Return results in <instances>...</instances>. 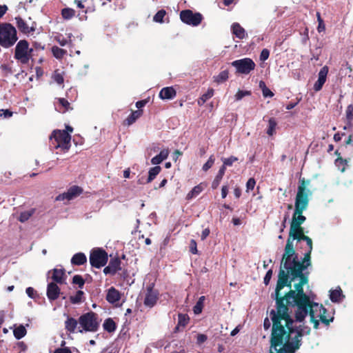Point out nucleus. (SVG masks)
Masks as SVG:
<instances>
[{"label": "nucleus", "mask_w": 353, "mask_h": 353, "mask_svg": "<svg viewBox=\"0 0 353 353\" xmlns=\"http://www.w3.org/2000/svg\"><path fill=\"white\" fill-rule=\"evenodd\" d=\"M310 184V180L304 178L299 179L294 211L274 296L275 299H283V302L289 305L296 307V321L301 322L309 314L314 327L317 329L319 321L327 325L334 318L331 316L328 319L326 309L322 305L311 301L303 292V286L307 283V277L303 274V271L310 265L312 250V241L304 235L303 228L301 227L306 220L302 214L307 208L312 195L308 188Z\"/></svg>", "instance_id": "1"}, {"label": "nucleus", "mask_w": 353, "mask_h": 353, "mask_svg": "<svg viewBox=\"0 0 353 353\" xmlns=\"http://www.w3.org/2000/svg\"><path fill=\"white\" fill-rule=\"evenodd\" d=\"M276 310H272V330L270 353H294L301 346L302 330L295 329L289 314L288 304L276 299Z\"/></svg>", "instance_id": "2"}, {"label": "nucleus", "mask_w": 353, "mask_h": 353, "mask_svg": "<svg viewBox=\"0 0 353 353\" xmlns=\"http://www.w3.org/2000/svg\"><path fill=\"white\" fill-rule=\"evenodd\" d=\"M18 40L16 28L9 23H2L0 26V46L3 48L13 46Z\"/></svg>", "instance_id": "3"}, {"label": "nucleus", "mask_w": 353, "mask_h": 353, "mask_svg": "<svg viewBox=\"0 0 353 353\" xmlns=\"http://www.w3.org/2000/svg\"><path fill=\"white\" fill-rule=\"evenodd\" d=\"M78 322L79 332H95L99 329L100 320L96 313L90 312L82 314Z\"/></svg>", "instance_id": "4"}, {"label": "nucleus", "mask_w": 353, "mask_h": 353, "mask_svg": "<svg viewBox=\"0 0 353 353\" xmlns=\"http://www.w3.org/2000/svg\"><path fill=\"white\" fill-rule=\"evenodd\" d=\"M71 136L65 130H54L50 137L51 146L55 149H61L63 152L68 151L70 146Z\"/></svg>", "instance_id": "5"}, {"label": "nucleus", "mask_w": 353, "mask_h": 353, "mask_svg": "<svg viewBox=\"0 0 353 353\" xmlns=\"http://www.w3.org/2000/svg\"><path fill=\"white\" fill-rule=\"evenodd\" d=\"M32 48H29V43L26 40H20L16 45L14 58L23 64L28 63L32 58Z\"/></svg>", "instance_id": "6"}, {"label": "nucleus", "mask_w": 353, "mask_h": 353, "mask_svg": "<svg viewBox=\"0 0 353 353\" xmlns=\"http://www.w3.org/2000/svg\"><path fill=\"white\" fill-rule=\"evenodd\" d=\"M108 254L102 249L93 250L90 253V263L92 266L100 268L104 266L108 261Z\"/></svg>", "instance_id": "7"}, {"label": "nucleus", "mask_w": 353, "mask_h": 353, "mask_svg": "<svg viewBox=\"0 0 353 353\" xmlns=\"http://www.w3.org/2000/svg\"><path fill=\"white\" fill-rule=\"evenodd\" d=\"M237 72L248 74L255 68L254 62L250 58H244L232 62Z\"/></svg>", "instance_id": "8"}, {"label": "nucleus", "mask_w": 353, "mask_h": 353, "mask_svg": "<svg viewBox=\"0 0 353 353\" xmlns=\"http://www.w3.org/2000/svg\"><path fill=\"white\" fill-rule=\"evenodd\" d=\"M180 18L183 23L192 26H197L199 25L203 19L202 15L200 13H194L190 10L181 11L180 13Z\"/></svg>", "instance_id": "9"}, {"label": "nucleus", "mask_w": 353, "mask_h": 353, "mask_svg": "<svg viewBox=\"0 0 353 353\" xmlns=\"http://www.w3.org/2000/svg\"><path fill=\"white\" fill-rule=\"evenodd\" d=\"M82 192H83V189L81 187L77 186V185H73V186L70 187L68 190L67 192H65L63 194H59L56 197V201L66 200V201H69L70 200L75 199L78 196H79Z\"/></svg>", "instance_id": "10"}, {"label": "nucleus", "mask_w": 353, "mask_h": 353, "mask_svg": "<svg viewBox=\"0 0 353 353\" xmlns=\"http://www.w3.org/2000/svg\"><path fill=\"white\" fill-rule=\"evenodd\" d=\"M159 293L152 286L147 288V292L144 299V305L148 307H152L157 303Z\"/></svg>", "instance_id": "11"}, {"label": "nucleus", "mask_w": 353, "mask_h": 353, "mask_svg": "<svg viewBox=\"0 0 353 353\" xmlns=\"http://www.w3.org/2000/svg\"><path fill=\"white\" fill-rule=\"evenodd\" d=\"M61 290L54 282H50L47 286V296L50 301L57 299L59 296Z\"/></svg>", "instance_id": "12"}, {"label": "nucleus", "mask_w": 353, "mask_h": 353, "mask_svg": "<svg viewBox=\"0 0 353 353\" xmlns=\"http://www.w3.org/2000/svg\"><path fill=\"white\" fill-rule=\"evenodd\" d=\"M328 73L327 66H323L319 72L318 80L314 85L315 91H319L326 81V77Z\"/></svg>", "instance_id": "13"}, {"label": "nucleus", "mask_w": 353, "mask_h": 353, "mask_svg": "<svg viewBox=\"0 0 353 353\" xmlns=\"http://www.w3.org/2000/svg\"><path fill=\"white\" fill-rule=\"evenodd\" d=\"M52 273V279L55 283L63 284L65 283V274L63 269L54 268L49 271L48 274Z\"/></svg>", "instance_id": "14"}, {"label": "nucleus", "mask_w": 353, "mask_h": 353, "mask_svg": "<svg viewBox=\"0 0 353 353\" xmlns=\"http://www.w3.org/2000/svg\"><path fill=\"white\" fill-rule=\"evenodd\" d=\"M121 299L119 292L116 290L114 288H110L106 295V300L112 304H117Z\"/></svg>", "instance_id": "15"}, {"label": "nucleus", "mask_w": 353, "mask_h": 353, "mask_svg": "<svg viewBox=\"0 0 353 353\" xmlns=\"http://www.w3.org/2000/svg\"><path fill=\"white\" fill-rule=\"evenodd\" d=\"M176 96V91L172 87H166L161 89L159 92V97L161 99H172Z\"/></svg>", "instance_id": "16"}, {"label": "nucleus", "mask_w": 353, "mask_h": 353, "mask_svg": "<svg viewBox=\"0 0 353 353\" xmlns=\"http://www.w3.org/2000/svg\"><path fill=\"white\" fill-rule=\"evenodd\" d=\"M343 298L344 296L340 287L330 291V299L332 302L339 303Z\"/></svg>", "instance_id": "17"}, {"label": "nucleus", "mask_w": 353, "mask_h": 353, "mask_svg": "<svg viewBox=\"0 0 353 353\" xmlns=\"http://www.w3.org/2000/svg\"><path fill=\"white\" fill-rule=\"evenodd\" d=\"M232 33L240 39H244L247 35L245 29L238 23H234L232 25Z\"/></svg>", "instance_id": "18"}, {"label": "nucleus", "mask_w": 353, "mask_h": 353, "mask_svg": "<svg viewBox=\"0 0 353 353\" xmlns=\"http://www.w3.org/2000/svg\"><path fill=\"white\" fill-rule=\"evenodd\" d=\"M169 155L168 149H164L160 152V153L151 159V163L153 165H159L163 161L166 159Z\"/></svg>", "instance_id": "19"}, {"label": "nucleus", "mask_w": 353, "mask_h": 353, "mask_svg": "<svg viewBox=\"0 0 353 353\" xmlns=\"http://www.w3.org/2000/svg\"><path fill=\"white\" fill-rule=\"evenodd\" d=\"M15 20L17 21L18 28L22 32L27 34L34 31V28H29V26L26 24L25 21L22 19L21 17H16Z\"/></svg>", "instance_id": "20"}, {"label": "nucleus", "mask_w": 353, "mask_h": 353, "mask_svg": "<svg viewBox=\"0 0 353 353\" xmlns=\"http://www.w3.org/2000/svg\"><path fill=\"white\" fill-rule=\"evenodd\" d=\"M86 261H87L86 256L82 252H79V253L75 254L72 257V259H71L72 264L75 265H83L85 263H86Z\"/></svg>", "instance_id": "21"}, {"label": "nucleus", "mask_w": 353, "mask_h": 353, "mask_svg": "<svg viewBox=\"0 0 353 353\" xmlns=\"http://www.w3.org/2000/svg\"><path fill=\"white\" fill-rule=\"evenodd\" d=\"M79 322L72 317H68L65 322V329L70 332H74Z\"/></svg>", "instance_id": "22"}, {"label": "nucleus", "mask_w": 353, "mask_h": 353, "mask_svg": "<svg viewBox=\"0 0 353 353\" xmlns=\"http://www.w3.org/2000/svg\"><path fill=\"white\" fill-rule=\"evenodd\" d=\"M225 168H224V166H221L219 170L217 175L216 176L214 181H212V188L213 189L217 188V187L219 186L223 175L225 174Z\"/></svg>", "instance_id": "23"}, {"label": "nucleus", "mask_w": 353, "mask_h": 353, "mask_svg": "<svg viewBox=\"0 0 353 353\" xmlns=\"http://www.w3.org/2000/svg\"><path fill=\"white\" fill-rule=\"evenodd\" d=\"M203 190L202 184L194 186L192 190L187 194L186 199L190 200L197 196Z\"/></svg>", "instance_id": "24"}, {"label": "nucleus", "mask_w": 353, "mask_h": 353, "mask_svg": "<svg viewBox=\"0 0 353 353\" xmlns=\"http://www.w3.org/2000/svg\"><path fill=\"white\" fill-rule=\"evenodd\" d=\"M161 170V168L159 165L150 168L148 172V178L146 181V183H150L152 181H153L154 178L159 174Z\"/></svg>", "instance_id": "25"}, {"label": "nucleus", "mask_w": 353, "mask_h": 353, "mask_svg": "<svg viewBox=\"0 0 353 353\" xmlns=\"http://www.w3.org/2000/svg\"><path fill=\"white\" fill-rule=\"evenodd\" d=\"M13 333H14V337L17 339H21L23 336H25V335L27 333V331H26V329L25 328V327L23 325H21L17 327L16 328H14Z\"/></svg>", "instance_id": "26"}, {"label": "nucleus", "mask_w": 353, "mask_h": 353, "mask_svg": "<svg viewBox=\"0 0 353 353\" xmlns=\"http://www.w3.org/2000/svg\"><path fill=\"white\" fill-rule=\"evenodd\" d=\"M141 115V111L140 110H136L133 111L130 115L128 116V117L125 119V123L130 125L132 124L135 121L140 117Z\"/></svg>", "instance_id": "27"}, {"label": "nucleus", "mask_w": 353, "mask_h": 353, "mask_svg": "<svg viewBox=\"0 0 353 353\" xmlns=\"http://www.w3.org/2000/svg\"><path fill=\"white\" fill-rule=\"evenodd\" d=\"M103 329L108 332H112L116 330V324L111 319H106L103 323Z\"/></svg>", "instance_id": "28"}, {"label": "nucleus", "mask_w": 353, "mask_h": 353, "mask_svg": "<svg viewBox=\"0 0 353 353\" xmlns=\"http://www.w3.org/2000/svg\"><path fill=\"white\" fill-rule=\"evenodd\" d=\"M214 94L213 89H209L206 93L203 94L198 100V104L199 105H203L207 100L212 97Z\"/></svg>", "instance_id": "29"}, {"label": "nucleus", "mask_w": 353, "mask_h": 353, "mask_svg": "<svg viewBox=\"0 0 353 353\" xmlns=\"http://www.w3.org/2000/svg\"><path fill=\"white\" fill-rule=\"evenodd\" d=\"M345 119L347 125L350 126L353 120V105L350 104L347 107L345 110Z\"/></svg>", "instance_id": "30"}, {"label": "nucleus", "mask_w": 353, "mask_h": 353, "mask_svg": "<svg viewBox=\"0 0 353 353\" xmlns=\"http://www.w3.org/2000/svg\"><path fill=\"white\" fill-rule=\"evenodd\" d=\"M83 292L81 290H79L77 292L76 294L74 296H71L70 297V300L73 304H79L83 301Z\"/></svg>", "instance_id": "31"}, {"label": "nucleus", "mask_w": 353, "mask_h": 353, "mask_svg": "<svg viewBox=\"0 0 353 353\" xmlns=\"http://www.w3.org/2000/svg\"><path fill=\"white\" fill-rule=\"evenodd\" d=\"M74 14H75L74 10L70 8H63L61 10V15L64 19H67V20L70 19L74 16Z\"/></svg>", "instance_id": "32"}, {"label": "nucleus", "mask_w": 353, "mask_h": 353, "mask_svg": "<svg viewBox=\"0 0 353 353\" xmlns=\"http://www.w3.org/2000/svg\"><path fill=\"white\" fill-rule=\"evenodd\" d=\"M108 265L116 273L121 269V261L119 258H114L110 261Z\"/></svg>", "instance_id": "33"}, {"label": "nucleus", "mask_w": 353, "mask_h": 353, "mask_svg": "<svg viewBox=\"0 0 353 353\" xmlns=\"http://www.w3.org/2000/svg\"><path fill=\"white\" fill-rule=\"evenodd\" d=\"M52 52L54 57L57 59H61L66 54V51L57 46H53L52 48Z\"/></svg>", "instance_id": "34"}, {"label": "nucleus", "mask_w": 353, "mask_h": 353, "mask_svg": "<svg viewBox=\"0 0 353 353\" xmlns=\"http://www.w3.org/2000/svg\"><path fill=\"white\" fill-rule=\"evenodd\" d=\"M214 81L218 83H222L228 79V70H223L217 76L214 77Z\"/></svg>", "instance_id": "35"}, {"label": "nucleus", "mask_w": 353, "mask_h": 353, "mask_svg": "<svg viewBox=\"0 0 353 353\" xmlns=\"http://www.w3.org/2000/svg\"><path fill=\"white\" fill-rule=\"evenodd\" d=\"M276 126V122L274 119H270L268 121V128L267 130V134L270 136L273 135V134L275 132Z\"/></svg>", "instance_id": "36"}, {"label": "nucleus", "mask_w": 353, "mask_h": 353, "mask_svg": "<svg viewBox=\"0 0 353 353\" xmlns=\"http://www.w3.org/2000/svg\"><path fill=\"white\" fill-rule=\"evenodd\" d=\"M205 296H201L199 301H197L196 304L194 305L193 310L196 314H199L201 312Z\"/></svg>", "instance_id": "37"}, {"label": "nucleus", "mask_w": 353, "mask_h": 353, "mask_svg": "<svg viewBox=\"0 0 353 353\" xmlns=\"http://www.w3.org/2000/svg\"><path fill=\"white\" fill-rule=\"evenodd\" d=\"M34 211L33 210H29V211H25L20 214V216L19 217V221L21 223H23L26 221H28L31 216L33 214Z\"/></svg>", "instance_id": "38"}, {"label": "nucleus", "mask_w": 353, "mask_h": 353, "mask_svg": "<svg viewBox=\"0 0 353 353\" xmlns=\"http://www.w3.org/2000/svg\"><path fill=\"white\" fill-rule=\"evenodd\" d=\"M71 37H72V34L70 33L68 34V37L69 38V40L65 37H63V36L61 35H59V36H57L55 37V40L61 46H65V45H67L69 41H70V39H71Z\"/></svg>", "instance_id": "39"}, {"label": "nucleus", "mask_w": 353, "mask_h": 353, "mask_svg": "<svg viewBox=\"0 0 353 353\" xmlns=\"http://www.w3.org/2000/svg\"><path fill=\"white\" fill-rule=\"evenodd\" d=\"M178 325L185 326L189 321V318L186 314H179L178 316Z\"/></svg>", "instance_id": "40"}, {"label": "nucleus", "mask_w": 353, "mask_h": 353, "mask_svg": "<svg viewBox=\"0 0 353 353\" xmlns=\"http://www.w3.org/2000/svg\"><path fill=\"white\" fill-rule=\"evenodd\" d=\"M72 283L78 285L80 288H82L84 285L85 281L81 276L74 275L72 278Z\"/></svg>", "instance_id": "41"}, {"label": "nucleus", "mask_w": 353, "mask_h": 353, "mask_svg": "<svg viewBox=\"0 0 353 353\" xmlns=\"http://www.w3.org/2000/svg\"><path fill=\"white\" fill-rule=\"evenodd\" d=\"M215 159L212 155L210 157L207 162L203 165L202 170L205 172L208 171L214 163Z\"/></svg>", "instance_id": "42"}, {"label": "nucleus", "mask_w": 353, "mask_h": 353, "mask_svg": "<svg viewBox=\"0 0 353 353\" xmlns=\"http://www.w3.org/2000/svg\"><path fill=\"white\" fill-rule=\"evenodd\" d=\"M52 79L56 83H57L59 85L63 83V77L60 72H59L58 70H56L54 72V73L52 75Z\"/></svg>", "instance_id": "43"}, {"label": "nucleus", "mask_w": 353, "mask_h": 353, "mask_svg": "<svg viewBox=\"0 0 353 353\" xmlns=\"http://www.w3.org/2000/svg\"><path fill=\"white\" fill-rule=\"evenodd\" d=\"M165 15V11L163 10H161L157 12V14L154 16V21L156 22L161 23L163 21V19Z\"/></svg>", "instance_id": "44"}, {"label": "nucleus", "mask_w": 353, "mask_h": 353, "mask_svg": "<svg viewBox=\"0 0 353 353\" xmlns=\"http://www.w3.org/2000/svg\"><path fill=\"white\" fill-rule=\"evenodd\" d=\"M238 159L235 157H230L229 158L224 159L223 160L224 168H226V166H230L233 164L234 162L236 161Z\"/></svg>", "instance_id": "45"}, {"label": "nucleus", "mask_w": 353, "mask_h": 353, "mask_svg": "<svg viewBox=\"0 0 353 353\" xmlns=\"http://www.w3.org/2000/svg\"><path fill=\"white\" fill-rule=\"evenodd\" d=\"M250 94L251 92L250 91L239 90L235 94V99L239 101L244 97L250 95Z\"/></svg>", "instance_id": "46"}, {"label": "nucleus", "mask_w": 353, "mask_h": 353, "mask_svg": "<svg viewBox=\"0 0 353 353\" xmlns=\"http://www.w3.org/2000/svg\"><path fill=\"white\" fill-rule=\"evenodd\" d=\"M256 181L254 178H250L246 183V192H249L254 188Z\"/></svg>", "instance_id": "47"}, {"label": "nucleus", "mask_w": 353, "mask_h": 353, "mask_svg": "<svg viewBox=\"0 0 353 353\" xmlns=\"http://www.w3.org/2000/svg\"><path fill=\"white\" fill-rule=\"evenodd\" d=\"M12 116V112L9 110H0V117L3 118H10Z\"/></svg>", "instance_id": "48"}, {"label": "nucleus", "mask_w": 353, "mask_h": 353, "mask_svg": "<svg viewBox=\"0 0 353 353\" xmlns=\"http://www.w3.org/2000/svg\"><path fill=\"white\" fill-rule=\"evenodd\" d=\"M269 56L270 51L268 49H263L260 54V60L264 61L268 59Z\"/></svg>", "instance_id": "49"}, {"label": "nucleus", "mask_w": 353, "mask_h": 353, "mask_svg": "<svg viewBox=\"0 0 353 353\" xmlns=\"http://www.w3.org/2000/svg\"><path fill=\"white\" fill-rule=\"evenodd\" d=\"M272 270H269L267 272V273H266V274H265V277H264V281H263V282H264L265 285H268V284H269L270 281V279H271V278H272Z\"/></svg>", "instance_id": "50"}, {"label": "nucleus", "mask_w": 353, "mask_h": 353, "mask_svg": "<svg viewBox=\"0 0 353 353\" xmlns=\"http://www.w3.org/2000/svg\"><path fill=\"white\" fill-rule=\"evenodd\" d=\"M58 101L65 109H68L70 105L69 102L63 98L58 99Z\"/></svg>", "instance_id": "51"}, {"label": "nucleus", "mask_w": 353, "mask_h": 353, "mask_svg": "<svg viewBox=\"0 0 353 353\" xmlns=\"http://www.w3.org/2000/svg\"><path fill=\"white\" fill-rule=\"evenodd\" d=\"M26 294H28V296L31 298V299H34V293H35V291L34 290V288H32V287H28L26 288Z\"/></svg>", "instance_id": "52"}, {"label": "nucleus", "mask_w": 353, "mask_h": 353, "mask_svg": "<svg viewBox=\"0 0 353 353\" xmlns=\"http://www.w3.org/2000/svg\"><path fill=\"white\" fill-rule=\"evenodd\" d=\"M197 343L201 344L207 340V336L203 334L197 335Z\"/></svg>", "instance_id": "53"}, {"label": "nucleus", "mask_w": 353, "mask_h": 353, "mask_svg": "<svg viewBox=\"0 0 353 353\" xmlns=\"http://www.w3.org/2000/svg\"><path fill=\"white\" fill-rule=\"evenodd\" d=\"M262 92L264 97H272L274 96V93L268 87Z\"/></svg>", "instance_id": "54"}, {"label": "nucleus", "mask_w": 353, "mask_h": 353, "mask_svg": "<svg viewBox=\"0 0 353 353\" xmlns=\"http://www.w3.org/2000/svg\"><path fill=\"white\" fill-rule=\"evenodd\" d=\"M54 353H72L68 347L57 348L54 350Z\"/></svg>", "instance_id": "55"}, {"label": "nucleus", "mask_w": 353, "mask_h": 353, "mask_svg": "<svg viewBox=\"0 0 353 353\" xmlns=\"http://www.w3.org/2000/svg\"><path fill=\"white\" fill-rule=\"evenodd\" d=\"M343 70H345V74H349L351 73L352 72V68H351V65L348 63H346L344 65H343Z\"/></svg>", "instance_id": "56"}, {"label": "nucleus", "mask_w": 353, "mask_h": 353, "mask_svg": "<svg viewBox=\"0 0 353 353\" xmlns=\"http://www.w3.org/2000/svg\"><path fill=\"white\" fill-rule=\"evenodd\" d=\"M8 7L6 5H0V19L6 13Z\"/></svg>", "instance_id": "57"}, {"label": "nucleus", "mask_w": 353, "mask_h": 353, "mask_svg": "<svg viewBox=\"0 0 353 353\" xmlns=\"http://www.w3.org/2000/svg\"><path fill=\"white\" fill-rule=\"evenodd\" d=\"M228 193V188L226 185H223L221 189V196L223 199H225Z\"/></svg>", "instance_id": "58"}, {"label": "nucleus", "mask_w": 353, "mask_h": 353, "mask_svg": "<svg viewBox=\"0 0 353 353\" xmlns=\"http://www.w3.org/2000/svg\"><path fill=\"white\" fill-rule=\"evenodd\" d=\"M209 234L210 230L208 228H205V230H203L201 236V240L205 239L206 237L209 235Z\"/></svg>", "instance_id": "59"}, {"label": "nucleus", "mask_w": 353, "mask_h": 353, "mask_svg": "<svg viewBox=\"0 0 353 353\" xmlns=\"http://www.w3.org/2000/svg\"><path fill=\"white\" fill-rule=\"evenodd\" d=\"M103 272L104 274H114L115 272L113 271V270H112V268L108 265L107 267H105L104 269H103Z\"/></svg>", "instance_id": "60"}, {"label": "nucleus", "mask_w": 353, "mask_h": 353, "mask_svg": "<svg viewBox=\"0 0 353 353\" xmlns=\"http://www.w3.org/2000/svg\"><path fill=\"white\" fill-rule=\"evenodd\" d=\"M191 252L193 253V254H196V252H197V250H196V243L195 242L194 240H192L191 241Z\"/></svg>", "instance_id": "61"}, {"label": "nucleus", "mask_w": 353, "mask_h": 353, "mask_svg": "<svg viewBox=\"0 0 353 353\" xmlns=\"http://www.w3.org/2000/svg\"><path fill=\"white\" fill-rule=\"evenodd\" d=\"M146 103H147V101H145V100L139 101L136 103V107L137 108H141L145 105Z\"/></svg>", "instance_id": "62"}, {"label": "nucleus", "mask_w": 353, "mask_h": 353, "mask_svg": "<svg viewBox=\"0 0 353 353\" xmlns=\"http://www.w3.org/2000/svg\"><path fill=\"white\" fill-rule=\"evenodd\" d=\"M234 194L236 196V198H239L241 196V190L239 187L234 188Z\"/></svg>", "instance_id": "63"}, {"label": "nucleus", "mask_w": 353, "mask_h": 353, "mask_svg": "<svg viewBox=\"0 0 353 353\" xmlns=\"http://www.w3.org/2000/svg\"><path fill=\"white\" fill-rule=\"evenodd\" d=\"M0 68L2 71L11 72V69L10 68V67L8 65L3 64L1 65Z\"/></svg>", "instance_id": "64"}]
</instances>
